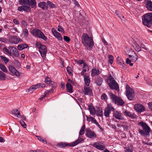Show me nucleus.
Here are the masks:
<instances>
[{"label":"nucleus","mask_w":152,"mask_h":152,"mask_svg":"<svg viewBox=\"0 0 152 152\" xmlns=\"http://www.w3.org/2000/svg\"><path fill=\"white\" fill-rule=\"evenodd\" d=\"M82 42L86 47L91 48L93 46L94 42L93 39L86 34H84L82 36Z\"/></svg>","instance_id":"1"},{"label":"nucleus","mask_w":152,"mask_h":152,"mask_svg":"<svg viewBox=\"0 0 152 152\" xmlns=\"http://www.w3.org/2000/svg\"><path fill=\"white\" fill-rule=\"evenodd\" d=\"M143 24L149 28L152 26V12L147 13L142 16Z\"/></svg>","instance_id":"2"},{"label":"nucleus","mask_w":152,"mask_h":152,"mask_svg":"<svg viewBox=\"0 0 152 152\" xmlns=\"http://www.w3.org/2000/svg\"><path fill=\"white\" fill-rule=\"evenodd\" d=\"M138 124L142 126L143 130L138 129V131L140 134L143 135H147L150 132V127L145 123L141 121L138 123Z\"/></svg>","instance_id":"3"},{"label":"nucleus","mask_w":152,"mask_h":152,"mask_svg":"<svg viewBox=\"0 0 152 152\" xmlns=\"http://www.w3.org/2000/svg\"><path fill=\"white\" fill-rule=\"evenodd\" d=\"M83 141V140L82 138L79 137L76 141L70 143L66 142H60L57 145V146L59 148L65 147L68 146H70V147H73Z\"/></svg>","instance_id":"4"},{"label":"nucleus","mask_w":152,"mask_h":152,"mask_svg":"<svg viewBox=\"0 0 152 152\" xmlns=\"http://www.w3.org/2000/svg\"><path fill=\"white\" fill-rule=\"evenodd\" d=\"M37 48L39 49V51L43 58H45L47 52V49L46 46L42 45L39 42H37L36 44Z\"/></svg>","instance_id":"5"},{"label":"nucleus","mask_w":152,"mask_h":152,"mask_svg":"<svg viewBox=\"0 0 152 152\" xmlns=\"http://www.w3.org/2000/svg\"><path fill=\"white\" fill-rule=\"evenodd\" d=\"M107 83L111 89H115L117 91L119 90V87L118 83L111 75L109 76Z\"/></svg>","instance_id":"6"},{"label":"nucleus","mask_w":152,"mask_h":152,"mask_svg":"<svg viewBox=\"0 0 152 152\" xmlns=\"http://www.w3.org/2000/svg\"><path fill=\"white\" fill-rule=\"evenodd\" d=\"M31 34L45 41L47 39V37L40 30L37 29H33L32 31Z\"/></svg>","instance_id":"7"},{"label":"nucleus","mask_w":152,"mask_h":152,"mask_svg":"<svg viewBox=\"0 0 152 152\" xmlns=\"http://www.w3.org/2000/svg\"><path fill=\"white\" fill-rule=\"evenodd\" d=\"M109 94L113 101L115 104H117L118 105L121 106H122L124 104V102L119 97H118L112 93H110Z\"/></svg>","instance_id":"8"},{"label":"nucleus","mask_w":152,"mask_h":152,"mask_svg":"<svg viewBox=\"0 0 152 152\" xmlns=\"http://www.w3.org/2000/svg\"><path fill=\"white\" fill-rule=\"evenodd\" d=\"M126 93L129 100H132L134 99V91L128 85L126 86Z\"/></svg>","instance_id":"9"},{"label":"nucleus","mask_w":152,"mask_h":152,"mask_svg":"<svg viewBox=\"0 0 152 152\" xmlns=\"http://www.w3.org/2000/svg\"><path fill=\"white\" fill-rule=\"evenodd\" d=\"M8 40L10 43L14 44H18L22 41L21 39L15 36H10Z\"/></svg>","instance_id":"10"},{"label":"nucleus","mask_w":152,"mask_h":152,"mask_svg":"<svg viewBox=\"0 0 152 152\" xmlns=\"http://www.w3.org/2000/svg\"><path fill=\"white\" fill-rule=\"evenodd\" d=\"M129 57L130 59H129L128 58H127L126 63V64H129L130 66H133V64L132 63H131V62H135L137 60L138 56L135 53H134L133 54L131 55V57Z\"/></svg>","instance_id":"11"},{"label":"nucleus","mask_w":152,"mask_h":152,"mask_svg":"<svg viewBox=\"0 0 152 152\" xmlns=\"http://www.w3.org/2000/svg\"><path fill=\"white\" fill-rule=\"evenodd\" d=\"M86 135L87 137L92 139H94L96 137V133L88 128H87L86 130Z\"/></svg>","instance_id":"12"},{"label":"nucleus","mask_w":152,"mask_h":152,"mask_svg":"<svg viewBox=\"0 0 152 152\" xmlns=\"http://www.w3.org/2000/svg\"><path fill=\"white\" fill-rule=\"evenodd\" d=\"M114 110L115 109L113 107L112 105L111 104H108L104 110V115L106 117H109L111 111H114Z\"/></svg>","instance_id":"13"},{"label":"nucleus","mask_w":152,"mask_h":152,"mask_svg":"<svg viewBox=\"0 0 152 152\" xmlns=\"http://www.w3.org/2000/svg\"><path fill=\"white\" fill-rule=\"evenodd\" d=\"M93 146L100 150H103L105 148L104 144L101 142L94 143L93 144Z\"/></svg>","instance_id":"14"},{"label":"nucleus","mask_w":152,"mask_h":152,"mask_svg":"<svg viewBox=\"0 0 152 152\" xmlns=\"http://www.w3.org/2000/svg\"><path fill=\"white\" fill-rule=\"evenodd\" d=\"M134 109L135 110L139 113L143 112L145 110V107L140 104H135L134 105Z\"/></svg>","instance_id":"15"},{"label":"nucleus","mask_w":152,"mask_h":152,"mask_svg":"<svg viewBox=\"0 0 152 152\" xmlns=\"http://www.w3.org/2000/svg\"><path fill=\"white\" fill-rule=\"evenodd\" d=\"M84 88V90L83 91V92L85 95L90 96L93 95L92 90L90 87L85 86Z\"/></svg>","instance_id":"16"},{"label":"nucleus","mask_w":152,"mask_h":152,"mask_svg":"<svg viewBox=\"0 0 152 152\" xmlns=\"http://www.w3.org/2000/svg\"><path fill=\"white\" fill-rule=\"evenodd\" d=\"M47 4V2L42 1L38 3V6L42 10H46L48 8V6Z\"/></svg>","instance_id":"17"},{"label":"nucleus","mask_w":152,"mask_h":152,"mask_svg":"<svg viewBox=\"0 0 152 152\" xmlns=\"http://www.w3.org/2000/svg\"><path fill=\"white\" fill-rule=\"evenodd\" d=\"M52 33L54 36L59 40L61 41L62 40V37L61 34L54 28L52 29Z\"/></svg>","instance_id":"18"},{"label":"nucleus","mask_w":152,"mask_h":152,"mask_svg":"<svg viewBox=\"0 0 152 152\" xmlns=\"http://www.w3.org/2000/svg\"><path fill=\"white\" fill-rule=\"evenodd\" d=\"M113 115L116 119L118 120H122L124 119L123 115L120 112L117 111H114Z\"/></svg>","instance_id":"19"},{"label":"nucleus","mask_w":152,"mask_h":152,"mask_svg":"<svg viewBox=\"0 0 152 152\" xmlns=\"http://www.w3.org/2000/svg\"><path fill=\"white\" fill-rule=\"evenodd\" d=\"M9 69L10 72L16 76L19 77L20 76L19 72L13 66H10L9 67Z\"/></svg>","instance_id":"20"},{"label":"nucleus","mask_w":152,"mask_h":152,"mask_svg":"<svg viewBox=\"0 0 152 152\" xmlns=\"http://www.w3.org/2000/svg\"><path fill=\"white\" fill-rule=\"evenodd\" d=\"M88 109L89 110L90 114L92 115H95L96 113L95 109L92 105V104H89L88 105Z\"/></svg>","instance_id":"21"},{"label":"nucleus","mask_w":152,"mask_h":152,"mask_svg":"<svg viewBox=\"0 0 152 152\" xmlns=\"http://www.w3.org/2000/svg\"><path fill=\"white\" fill-rule=\"evenodd\" d=\"M99 74V71L98 69L94 68L92 69L91 72V75L92 77L96 76Z\"/></svg>","instance_id":"22"},{"label":"nucleus","mask_w":152,"mask_h":152,"mask_svg":"<svg viewBox=\"0 0 152 152\" xmlns=\"http://www.w3.org/2000/svg\"><path fill=\"white\" fill-rule=\"evenodd\" d=\"M146 3L145 7L148 10L152 11V1L147 0L146 1Z\"/></svg>","instance_id":"23"},{"label":"nucleus","mask_w":152,"mask_h":152,"mask_svg":"<svg viewBox=\"0 0 152 152\" xmlns=\"http://www.w3.org/2000/svg\"><path fill=\"white\" fill-rule=\"evenodd\" d=\"M84 80L85 85L87 86H88L91 81L89 76L85 75H84Z\"/></svg>","instance_id":"24"},{"label":"nucleus","mask_w":152,"mask_h":152,"mask_svg":"<svg viewBox=\"0 0 152 152\" xmlns=\"http://www.w3.org/2000/svg\"><path fill=\"white\" fill-rule=\"evenodd\" d=\"M30 4L28 6H31V8L36 9L37 6L36 0H30Z\"/></svg>","instance_id":"25"},{"label":"nucleus","mask_w":152,"mask_h":152,"mask_svg":"<svg viewBox=\"0 0 152 152\" xmlns=\"http://www.w3.org/2000/svg\"><path fill=\"white\" fill-rule=\"evenodd\" d=\"M28 47V45L27 44H24L18 45L17 48L19 50H21L25 48H27Z\"/></svg>","instance_id":"26"},{"label":"nucleus","mask_w":152,"mask_h":152,"mask_svg":"<svg viewBox=\"0 0 152 152\" xmlns=\"http://www.w3.org/2000/svg\"><path fill=\"white\" fill-rule=\"evenodd\" d=\"M140 44L137 43H133V46L135 50L139 52L141 50V47L140 45Z\"/></svg>","instance_id":"27"},{"label":"nucleus","mask_w":152,"mask_h":152,"mask_svg":"<svg viewBox=\"0 0 152 152\" xmlns=\"http://www.w3.org/2000/svg\"><path fill=\"white\" fill-rule=\"evenodd\" d=\"M66 86L68 92L70 93L72 92V87L69 83H67Z\"/></svg>","instance_id":"28"},{"label":"nucleus","mask_w":152,"mask_h":152,"mask_svg":"<svg viewBox=\"0 0 152 152\" xmlns=\"http://www.w3.org/2000/svg\"><path fill=\"white\" fill-rule=\"evenodd\" d=\"M102 82V78L100 77H97L96 80V84L98 86H100L101 85Z\"/></svg>","instance_id":"29"},{"label":"nucleus","mask_w":152,"mask_h":152,"mask_svg":"<svg viewBox=\"0 0 152 152\" xmlns=\"http://www.w3.org/2000/svg\"><path fill=\"white\" fill-rule=\"evenodd\" d=\"M6 79V74L4 72L0 71V80L4 81Z\"/></svg>","instance_id":"30"},{"label":"nucleus","mask_w":152,"mask_h":152,"mask_svg":"<svg viewBox=\"0 0 152 152\" xmlns=\"http://www.w3.org/2000/svg\"><path fill=\"white\" fill-rule=\"evenodd\" d=\"M12 113L18 118H19L20 116V113L17 109L13 110L12 112Z\"/></svg>","instance_id":"31"},{"label":"nucleus","mask_w":152,"mask_h":152,"mask_svg":"<svg viewBox=\"0 0 152 152\" xmlns=\"http://www.w3.org/2000/svg\"><path fill=\"white\" fill-rule=\"evenodd\" d=\"M30 0H20V3L21 4H24L28 5L30 4Z\"/></svg>","instance_id":"32"},{"label":"nucleus","mask_w":152,"mask_h":152,"mask_svg":"<svg viewBox=\"0 0 152 152\" xmlns=\"http://www.w3.org/2000/svg\"><path fill=\"white\" fill-rule=\"evenodd\" d=\"M47 4L48 6L51 8H56V6L55 5L51 2L50 1H47Z\"/></svg>","instance_id":"33"},{"label":"nucleus","mask_w":152,"mask_h":152,"mask_svg":"<svg viewBox=\"0 0 152 152\" xmlns=\"http://www.w3.org/2000/svg\"><path fill=\"white\" fill-rule=\"evenodd\" d=\"M125 52L126 54L128 55L129 57H131V55H133L135 53L132 49H129L126 51H125Z\"/></svg>","instance_id":"34"},{"label":"nucleus","mask_w":152,"mask_h":152,"mask_svg":"<svg viewBox=\"0 0 152 152\" xmlns=\"http://www.w3.org/2000/svg\"><path fill=\"white\" fill-rule=\"evenodd\" d=\"M3 50L5 53L9 56H11L12 54V52L10 51V50L6 47H4L3 48Z\"/></svg>","instance_id":"35"},{"label":"nucleus","mask_w":152,"mask_h":152,"mask_svg":"<svg viewBox=\"0 0 152 152\" xmlns=\"http://www.w3.org/2000/svg\"><path fill=\"white\" fill-rule=\"evenodd\" d=\"M23 11L26 12H29L31 10L30 7L26 5H23Z\"/></svg>","instance_id":"36"},{"label":"nucleus","mask_w":152,"mask_h":152,"mask_svg":"<svg viewBox=\"0 0 152 152\" xmlns=\"http://www.w3.org/2000/svg\"><path fill=\"white\" fill-rule=\"evenodd\" d=\"M16 57H18L19 56V53L17 49L15 48L14 50H13L12 52V53Z\"/></svg>","instance_id":"37"},{"label":"nucleus","mask_w":152,"mask_h":152,"mask_svg":"<svg viewBox=\"0 0 152 152\" xmlns=\"http://www.w3.org/2000/svg\"><path fill=\"white\" fill-rule=\"evenodd\" d=\"M0 68L3 72H5L7 73L8 72L6 67L3 64H1L0 65Z\"/></svg>","instance_id":"38"},{"label":"nucleus","mask_w":152,"mask_h":152,"mask_svg":"<svg viewBox=\"0 0 152 152\" xmlns=\"http://www.w3.org/2000/svg\"><path fill=\"white\" fill-rule=\"evenodd\" d=\"M101 99L105 101H107L108 99V97L107 94L105 93L101 95Z\"/></svg>","instance_id":"39"},{"label":"nucleus","mask_w":152,"mask_h":152,"mask_svg":"<svg viewBox=\"0 0 152 152\" xmlns=\"http://www.w3.org/2000/svg\"><path fill=\"white\" fill-rule=\"evenodd\" d=\"M37 89V88L35 87V86L34 85L30 87V88L28 89V91L29 92H32Z\"/></svg>","instance_id":"40"},{"label":"nucleus","mask_w":152,"mask_h":152,"mask_svg":"<svg viewBox=\"0 0 152 152\" xmlns=\"http://www.w3.org/2000/svg\"><path fill=\"white\" fill-rule=\"evenodd\" d=\"M113 57L112 55H109L108 56V60L109 63L112 64L113 61Z\"/></svg>","instance_id":"41"},{"label":"nucleus","mask_w":152,"mask_h":152,"mask_svg":"<svg viewBox=\"0 0 152 152\" xmlns=\"http://www.w3.org/2000/svg\"><path fill=\"white\" fill-rule=\"evenodd\" d=\"M37 137L39 140L42 141L45 144H47V142L46 140H44L42 137L39 136H37Z\"/></svg>","instance_id":"42"},{"label":"nucleus","mask_w":152,"mask_h":152,"mask_svg":"<svg viewBox=\"0 0 152 152\" xmlns=\"http://www.w3.org/2000/svg\"><path fill=\"white\" fill-rule=\"evenodd\" d=\"M95 120V119L92 116L88 117L87 116V121L89 122L90 121L92 123Z\"/></svg>","instance_id":"43"},{"label":"nucleus","mask_w":152,"mask_h":152,"mask_svg":"<svg viewBox=\"0 0 152 152\" xmlns=\"http://www.w3.org/2000/svg\"><path fill=\"white\" fill-rule=\"evenodd\" d=\"M134 41V43H137V44H140L141 43V42L136 37H134V39H133Z\"/></svg>","instance_id":"44"},{"label":"nucleus","mask_w":152,"mask_h":152,"mask_svg":"<svg viewBox=\"0 0 152 152\" xmlns=\"http://www.w3.org/2000/svg\"><path fill=\"white\" fill-rule=\"evenodd\" d=\"M23 32L24 35L25 36L27 37L29 34L28 30L27 29H23Z\"/></svg>","instance_id":"45"},{"label":"nucleus","mask_w":152,"mask_h":152,"mask_svg":"<svg viewBox=\"0 0 152 152\" xmlns=\"http://www.w3.org/2000/svg\"><path fill=\"white\" fill-rule=\"evenodd\" d=\"M1 59L4 61V62L6 64L8 62L9 60L8 59L5 57L1 56Z\"/></svg>","instance_id":"46"},{"label":"nucleus","mask_w":152,"mask_h":152,"mask_svg":"<svg viewBox=\"0 0 152 152\" xmlns=\"http://www.w3.org/2000/svg\"><path fill=\"white\" fill-rule=\"evenodd\" d=\"M126 124V123L125 124L121 125V126L124 128V130L125 131H127L128 129V126L125 125Z\"/></svg>","instance_id":"47"},{"label":"nucleus","mask_w":152,"mask_h":152,"mask_svg":"<svg viewBox=\"0 0 152 152\" xmlns=\"http://www.w3.org/2000/svg\"><path fill=\"white\" fill-rule=\"evenodd\" d=\"M92 123L95 124L97 126L99 127V128L100 129H102V127H101L100 125H99V123L97 122V121L96 119Z\"/></svg>","instance_id":"48"},{"label":"nucleus","mask_w":152,"mask_h":152,"mask_svg":"<svg viewBox=\"0 0 152 152\" xmlns=\"http://www.w3.org/2000/svg\"><path fill=\"white\" fill-rule=\"evenodd\" d=\"M67 71L68 73L70 75H71L72 73V69L70 67L68 66L66 68Z\"/></svg>","instance_id":"49"},{"label":"nucleus","mask_w":152,"mask_h":152,"mask_svg":"<svg viewBox=\"0 0 152 152\" xmlns=\"http://www.w3.org/2000/svg\"><path fill=\"white\" fill-rule=\"evenodd\" d=\"M64 40L66 42H69L70 41V38L67 36H64Z\"/></svg>","instance_id":"50"},{"label":"nucleus","mask_w":152,"mask_h":152,"mask_svg":"<svg viewBox=\"0 0 152 152\" xmlns=\"http://www.w3.org/2000/svg\"><path fill=\"white\" fill-rule=\"evenodd\" d=\"M131 113L129 111H127V110L125 111L124 113V115L128 117L130 115Z\"/></svg>","instance_id":"51"},{"label":"nucleus","mask_w":152,"mask_h":152,"mask_svg":"<svg viewBox=\"0 0 152 152\" xmlns=\"http://www.w3.org/2000/svg\"><path fill=\"white\" fill-rule=\"evenodd\" d=\"M132 119H134L136 118V115L134 113H131L130 114L129 116Z\"/></svg>","instance_id":"52"},{"label":"nucleus","mask_w":152,"mask_h":152,"mask_svg":"<svg viewBox=\"0 0 152 152\" xmlns=\"http://www.w3.org/2000/svg\"><path fill=\"white\" fill-rule=\"evenodd\" d=\"M50 93V91H49L47 90L45 91V95L42 97L41 99H42L44 97H45L47 96V95H48Z\"/></svg>","instance_id":"53"},{"label":"nucleus","mask_w":152,"mask_h":152,"mask_svg":"<svg viewBox=\"0 0 152 152\" xmlns=\"http://www.w3.org/2000/svg\"><path fill=\"white\" fill-rule=\"evenodd\" d=\"M118 64L121 65H123L124 64V61L122 59H120L118 61Z\"/></svg>","instance_id":"54"},{"label":"nucleus","mask_w":152,"mask_h":152,"mask_svg":"<svg viewBox=\"0 0 152 152\" xmlns=\"http://www.w3.org/2000/svg\"><path fill=\"white\" fill-rule=\"evenodd\" d=\"M53 88H55L57 87V85L56 83L53 81L52 84V86H51Z\"/></svg>","instance_id":"55"},{"label":"nucleus","mask_w":152,"mask_h":152,"mask_svg":"<svg viewBox=\"0 0 152 152\" xmlns=\"http://www.w3.org/2000/svg\"><path fill=\"white\" fill-rule=\"evenodd\" d=\"M20 123L21 124L22 126L24 128H25L26 127V125L25 124V122L22 121H20Z\"/></svg>","instance_id":"56"},{"label":"nucleus","mask_w":152,"mask_h":152,"mask_svg":"<svg viewBox=\"0 0 152 152\" xmlns=\"http://www.w3.org/2000/svg\"><path fill=\"white\" fill-rule=\"evenodd\" d=\"M58 30L60 32H63L64 31V30L63 29V28L60 26H58Z\"/></svg>","instance_id":"57"},{"label":"nucleus","mask_w":152,"mask_h":152,"mask_svg":"<svg viewBox=\"0 0 152 152\" xmlns=\"http://www.w3.org/2000/svg\"><path fill=\"white\" fill-rule=\"evenodd\" d=\"M23 5L18 7V10L20 12H23Z\"/></svg>","instance_id":"58"},{"label":"nucleus","mask_w":152,"mask_h":152,"mask_svg":"<svg viewBox=\"0 0 152 152\" xmlns=\"http://www.w3.org/2000/svg\"><path fill=\"white\" fill-rule=\"evenodd\" d=\"M15 47L13 46H10L8 47V49L10 51L12 52L13 50H14Z\"/></svg>","instance_id":"59"},{"label":"nucleus","mask_w":152,"mask_h":152,"mask_svg":"<svg viewBox=\"0 0 152 152\" xmlns=\"http://www.w3.org/2000/svg\"><path fill=\"white\" fill-rule=\"evenodd\" d=\"M13 21L14 23L18 25L19 24V22L18 21V20L17 19H14Z\"/></svg>","instance_id":"60"},{"label":"nucleus","mask_w":152,"mask_h":152,"mask_svg":"<svg viewBox=\"0 0 152 152\" xmlns=\"http://www.w3.org/2000/svg\"><path fill=\"white\" fill-rule=\"evenodd\" d=\"M50 80H51L50 78L48 77H46L45 78L44 82L45 83L46 82H49V81H50Z\"/></svg>","instance_id":"61"},{"label":"nucleus","mask_w":152,"mask_h":152,"mask_svg":"<svg viewBox=\"0 0 152 152\" xmlns=\"http://www.w3.org/2000/svg\"><path fill=\"white\" fill-rule=\"evenodd\" d=\"M42 150H31L29 152H42Z\"/></svg>","instance_id":"62"},{"label":"nucleus","mask_w":152,"mask_h":152,"mask_svg":"<svg viewBox=\"0 0 152 152\" xmlns=\"http://www.w3.org/2000/svg\"><path fill=\"white\" fill-rule=\"evenodd\" d=\"M52 83H53V81L51 80H50V81H49V82H46L45 83L48 85L51 86H52Z\"/></svg>","instance_id":"63"},{"label":"nucleus","mask_w":152,"mask_h":152,"mask_svg":"<svg viewBox=\"0 0 152 152\" xmlns=\"http://www.w3.org/2000/svg\"><path fill=\"white\" fill-rule=\"evenodd\" d=\"M149 108L152 111V102L149 103L148 104Z\"/></svg>","instance_id":"64"}]
</instances>
